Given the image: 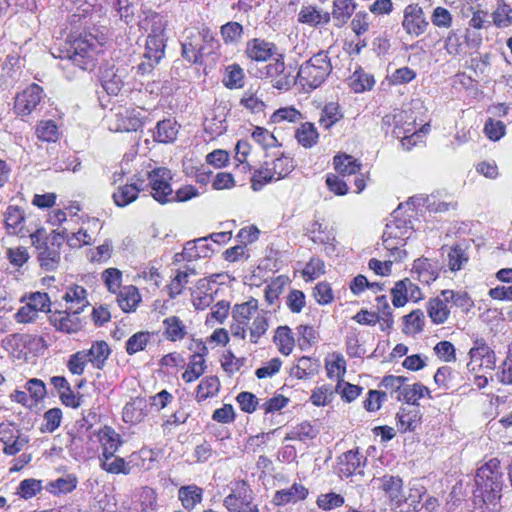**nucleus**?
Wrapping results in <instances>:
<instances>
[{"mask_svg":"<svg viewBox=\"0 0 512 512\" xmlns=\"http://www.w3.org/2000/svg\"><path fill=\"white\" fill-rule=\"evenodd\" d=\"M268 329V312L259 311V302L256 298L250 297L247 301L233 306L230 325L233 337L245 340L249 336V342L257 344Z\"/></svg>","mask_w":512,"mask_h":512,"instance_id":"1","label":"nucleus"},{"mask_svg":"<svg viewBox=\"0 0 512 512\" xmlns=\"http://www.w3.org/2000/svg\"><path fill=\"white\" fill-rule=\"evenodd\" d=\"M105 37L94 34L88 29L72 31L66 40L65 58L82 70H93L98 62V56L103 53Z\"/></svg>","mask_w":512,"mask_h":512,"instance_id":"2","label":"nucleus"},{"mask_svg":"<svg viewBox=\"0 0 512 512\" xmlns=\"http://www.w3.org/2000/svg\"><path fill=\"white\" fill-rule=\"evenodd\" d=\"M220 49L216 33L206 24L184 30L181 55L191 65H203L204 59L208 57L218 58Z\"/></svg>","mask_w":512,"mask_h":512,"instance_id":"3","label":"nucleus"},{"mask_svg":"<svg viewBox=\"0 0 512 512\" xmlns=\"http://www.w3.org/2000/svg\"><path fill=\"white\" fill-rule=\"evenodd\" d=\"M455 307L463 314L474 308V301L466 291L444 289L426 302V313L434 325L446 323L451 316V308Z\"/></svg>","mask_w":512,"mask_h":512,"instance_id":"4","label":"nucleus"},{"mask_svg":"<svg viewBox=\"0 0 512 512\" xmlns=\"http://www.w3.org/2000/svg\"><path fill=\"white\" fill-rule=\"evenodd\" d=\"M331 72L332 64L328 53L319 51L300 65L295 83L308 93L320 87Z\"/></svg>","mask_w":512,"mask_h":512,"instance_id":"5","label":"nucleus"},{"mask_svg":"<svg viewBox=\"0 0 512 512\" xmlns=\"http://www.w3.org/2000/svg\"><path fill=\"white\" fill-rule=\"evenodd\" d=\"M475 482L479 497L484 504L496 506L501 498L502 473L500 471V461L492 458L484 465L478 468Z\"/></svg>","mask_w":512,"mask_h":512,"instance_id":"6","label":"nucleus"},{"mask_svg":"<svg viewBox=\"0 0 512 512\" xmlns=\"http://www.w3.org/2000/svg\"><path fill=\"white\" fill-rule=\"evenodd\" d=\"M229 489V494L223 499V506L228 512H260L254 491L247 480L235 479L230 482Z\"/></svg>","mask_w":512,"mask_h":512,"instance_id":"7","label":"nucleus"},{"mask_svg":"<svg viewBox=\"0 0 512 512\" xmlns=\"http://www.w3.org/2000/svg\"><path fill=\"white\" fill-rule=\"evenodd\" d=\"M145 21L150 24V33L147 36L144 59H152L160 61L165 54V28L166 25L163 18L157 14L152 13Z\"/></svg>","mask_w":512,"mask_h":512,"instance_id":"8","label":"nucleus"},{"mask_svg":"<svg viewBox=\"0 0 512 512\" xmlns=\"http://www.w3.org/2000/svg\"><path fill=\"white\" fill-rule=\"evenodd\" d=\"M260 78L269 80L272 86L280 91H288L295 84V77L287 70L284 55L276 54L260 71Z\"/></svg>","mask_w":512,"mask_h":512,"instance_id":"9","label":"nucleus"},{"mask_svg":"<svg viewBox=\"0 0 512 512\" xmlns=\"http://www.w3.org/2000/svg\"><path fill=\"white\" fill-rule=\"evenodd\" d=\"M172 179L171 170L166 167H156L147 173L145 187H149L150 195L161 205L172 202Z\"/></svg>","mask_w":512,"mask_h":512,"instance_id":"10","label":"nucleus"},{"mask_svg":"<svg viewBox=\"0 0 512 512\" xmlns=\"http://www.w3.org/2000/svg\"><path fill=\"white\" fill-rule=\"evenodd\" d=\"M33 244L38 250V261L40 266L46 271H54L59 266L61 260V247L64 236L60 233L46 236L41 243L36 244L32 236Z\"/></svg>","mask_w":512,"mask_h":512,"instance_id":"11","label":"nucleus"},{"mask_svg":"<svg viewBox=\"0 0 512 512\" xmlns=\"http://www.w3.org/2000/svg\"><path fill=\"white\" fill-rule=\"evenodd\" d=\"M377 490L385 497L392 512H399L401 506L406 502L403 491V480L398 475L384 474L374 478Z\"/></svg>","mask_w":512,"mask_h":512,"instance_id":"12","label":"nucleus"},{"mask_svg":"<svg viewBox=\"0 0 512 512\" xmlns=\"http://www.w3.org/2000/svg\"><path fill=\"white\" fill-rule=\"evenodd\" d=\"M44 89L37 83H31L14 97L13 112L16 116L31 115L42 102Z\"/></svg>","mask_w":512,"mask_h":512,"instance_id":"13","label":"nucleus"},{"mask_svg":"<svg viewBox=\"0 0 512 512\" xmlns=\"http://www.w3.org/2000/svg\"><path fill=\"white\" fill-rule=\"evenodd\" d=\"M429 26L423 8L418 3L408 4L403 10L402 28L411 37L424 34Z\"/></svg>","mask_w":512,"mask_h":512,"instance_id":"14","label":"nucleus"},{"mask_svg":"<svg viewBox=\"0 0 512 512\" xmlns=\"http://www.w3.org/2000/svg\"><path fill=\"white\" fill-rule=\"evenodd\" d=\"M0 443L3 445L2 452L5 455L15 456L28 444V439L14 423L2 422L0 423Z\"/></svg>","mask_w":512,"mask_h":512,"instance_id":"15","label":"nucleus"},{"mask_svg":"<svg viewBox=\"0 0 512 512\" xmlns=\"http://www.w3.org/2000/svg\"><path fill=\"white\" fill-rule=\"evenodd\" d=\"M199 350L191 354L188 362H185L184 371L181 374V379L185 384H190L200 379L207 370L206 355L208 349L204 343L200 342Z\"/></svg>","mask_w":512,"mask_h":512,"instance_id":"16","label":"nucleus"},{"mask_svg":"<svg viewBox=\"0 0 512 512\" xmlns=\"http://www.w3.org/2000/svg\"><path fill=\"white\" fill-rule=\"evenodd\" d=\"M472 15L468 22V28L465 30L464 34V42L468 47L478 49L483 42L482 35L480 33L472 32L471 29L474 30H482L486 29L490 26V21L488 20V11L480 8L471 7Z\"/></svg>","mask_w":512,"mask_h":512,"instance_id":"17","label":"nucleus"},{"mask_svg":"<svg viewBox=\"0 0 512 512\" xmlns=\"http://www.w3.org/2000/svg\"><path fill=\"white\" fill-rule=\"evenodd\" d=\"M43 343V338L37 335L14 333L6 338L7 348L17 359H27L34 348Z\"/></svg>","mask_w":512,"mask_h":512,"instance_id":"18","label":"nucleus"},{"mask_svg":"<svg viewBox=\"0 0 512 512\" xmlns=\"http://www.w3.org/2000/svg\"><path fill=\"white\" fill-rule=\"evenodd\" d=\"M245 56L252 62L264 63L278 54V47L274 42L263 38H252L247 41Z\"/></svg>","mask_w":512,"mask_h":512,"instance_id":"19","label":"nucleus"},{"mask_svg":"<svg viewBox=\"0 0 512 512\" xmlns=\"http://www.w3.org/2000/svg\"><path fill=\"white\" fill-rule=\"evenodd\" d=\"M365 460L358 448L346 451L338 457L336 465L337 474L341 478L362 474Z\"/></svg>","mask_w":512,"mask_h":512,"instance_id":"20","label":"nucleus"},{"mask_svg":"<svg viewBox=\"0 0 512 512\" xmlns=\"http://www.w3.org/2000/svg\"><path fill=\"white\" fill-rule=\"evenodd\" d=\"M440 271L441 268L437 260L420 257L414 260L411 275L420 283L430 285L438 279Z\"/></svg>","mask_w":512,"mask_h":512,"instance_id":"21","label":"nucleus"},{"mask_svg":"<svg viewBox=\"0 0 512 512\" xmlns=\"http://www.w3.org/2000/svg\"><path fill=\"white\" fill-rule=\"evenodd\" d=\"M80 313L69 310H55L50 313V324L59 332L65 334L77 333L82 329Z\"/></svg>","mask_w":512,"mask_h":512,"instance_id":"22","label":"nucleus"},{"mask_svg":"<svg viewBox=\"0 0 512 512\" xmlns=\"http://www.w3.org/2000/svg\"><path fill=\"white\" fill-rule=\"evenodd\" d=\"M49 383L65 407L77 409L81 406L82 395L74 392L66 377L52 376Z\"/></svg>","mask_w":512,"mask_h":512,"instance_id":"23","label":"nucleus"},{"mask_svg":"<svg viewBox=\"0 0 512 512\" xmlns=\"http://www.w3.org/2000/svg\"><path fill=\"white\" fill-rule=\"evenodd\" d=\"M309 496V489L300 482H294L290 487L275 491L272 504L283 507L305 501Z\"/></svg>","mask_w":512,"mask_h":512,"instance_id":"24","label":"nucleus"},{"mask_svg":"<svg viewBox=\"0 0 512 512\" xmlns=\"http://www.w3.org/2000/svg\"><path fill=\"white\" fill-rule=\"evenodd\" d=\"M148 416V401L143 396L131 398L122 409V420L129 425H138Z\"/></svg>","mask_w":512,"mask_h":512,"instance_id":"25","label":"nucleus"},{"mask_svg":"<svg viewBox=\"0 0 512 512\" xmlns=\"http://www.w3.org/2000/svg\"><path fill=\"white\" fill-rule=\"evenodd\" d=\"M382 125L387 128L392 127V135L396 138H400L404 134H408L414 130L415 122L414 120H411V117L408 116L406 111L398 110L393 113L386 114L382 118Z\"/></svg>","mask_w":512,"mask_h":512,"instance_id":"26","label":"nucleus"},{"mask_svg":"<svg viewBox=\"0 0 512 512\" xmlns=\"http://www.w3.org/2000/svg\"><path fill=\"white\" fill-rule=\"evenodd\" d=\"M422 416L420 405L401 406L395 416L398 431L401 433L415 431L422 422Z\"/></svg>","mask_w":512,"mask_h":512,"instance_id":"27","label":"nucleus"},{"mask_svg":"<svg viewBox=\"0 0 512 512\" xmlns=\"http://www.w3.org/2000/svg\"><path fill=\"white\" fill-rule=\"evenodd\" d=\"M470 363L473 362L479 364L480 367H485L489 370H493L496 365V354L491 349L483 338H477L473 342V346L468 352Z\"/></svg>","mask_w":512,"mask_h":512,"instance_id":"28","label":"nucleus"},{"mask_svg":"<svg viewBox=\"0 0 512 512\" xmlns=\"http://www.w3.org/2000/svg\"><path fill=\"white\" fill-rule=\"evenodd\" d=\"M145 189V179L135 176V181L118 186L112 195L113 201L118 207H125L134 202L141 191Z\"/></svg>","mask_w":512,"mask_h":512,"instance_id":"29","label":"nucleus"},{"mask_svg":"<svg viewBox=\"0 0 512 512\" xmlns=\"http://www.w3.org/2000/svg\"><path fill=\"white\" fill-rule=\"evenodd\" d=\"M3 217L5 229L8 234L25 235L26 216L22 207L12 204L8 205L3 213Z\"/></svg>","mask_w":512,"mask_h":512,"instance_id":"30","label":"nucleus"},{"mask_svg":"<svg viewBox=\"0 0 512 512\" xmlns=\"http://www.w3.org/2000/svg\"><path fill=\"white\" fill-rule=\"evenodd\" d=\"M115 130L121 132L137 131L144 125L145 116L136 108H126L115 114Z\"/></svg>","mask_w":512,"mask_h":512,"instance_id":"31","label":"nucleus"},{"mask_svg":"<svg viewBox=\"0 0 512 512\" xmlns=\"http://www.w3.org/2000/svg\"><path fill=\"white\" fill-rule=\"evenodd\" d=\"M344 118V111L337 101L325 103L319 112L318 124L324 131H329Z\"/></svg>","mask_w":512,"mask_h":512,"instance_id":"32","label":"nucleus"},{"mask_svg":"<svg viewBox=\"0 0 512 512\" xmlns=\"http://www.w3.org/2000/svg\"><path fill=\"white\" fill-rule=\"evenodd\" d=\"M407 233V228L403 231L398 221L387 224L382 236L383 246L393 254L398 252L400 248L405 246L406 239L408 238Z\"/></svg>","mask_w":512,"mask_h":512,"instance_id":"33","label":"nucleus"},{"mask_svg":"<svg viewBox=\"0 0 512 512\" xmlns=\"http://www.w3.org/2000/svg\"><path fill=\"white\" fill-rule=\"evenodd\" d=\"M101 447L99 456L116 454L123 444L121 435L111 426L105 425L97 433Z\"/></svg>","mask_w":512,"mask_h":512,"instance_id":"34","label":"nucleus"},{"mask_svg":"<svg viewBox=\"0 0 512 512\" xmlns=\"http://www.w3.org/2000/svg\"><path fill=\"white\" fill-rule=\"evenodd\" d=\"M62 299L66 303V309L76 313H81L89 306L87 290L78 284L70 285Z\"/></svg>","mask_w":512,"mask_h":512,"instance_id":"35","label":"nucleus"},{"mask_svg":"<svg viewBox=\"0 0 512 512\" xmlns=\"http://www.w3.org/2000/svg\"><path fill=\"white\" fill-rule=\"evenodd\" d=\"M346 360L339 352H332L325 358V369L329 379H335L337 385L335 391H339L342 387L344 376L346 374Z\"/></svg>","mask_w":512,"mask_h":512,"instance_id":"36","label":"nucleus"},{"mask_svg":"<svg viewBox=\"0 0 512 512\" xmlns=\"http://www.w3.org/2000/svg\"><path fill=\"white\" fill-rule=\"evenodd\" d=\"M221 390V381L216 375H206L201 378L195 388L194 399L197 403H203L208 399L218 396Z\"/></svg>","mask_w":512,"mask_h":512,"instance_id":"37","label":"nucleus"},{"mask_svg":"<svg viewBox=\"0 0 512 512\" xmlns=\"http://www.w3.org/2000/svg\"><path fill=\"white\" fill-rule=\"evenodd\" d=\"M116 302L124 313L135 312L142 301L139 289L135 285H125L116 294Z\"/></svg>","mask_w":512,"mask_h":512,"instance_id":"38","label":"nucleus"},{"mask_svg":"<svg viewBox=\"0 0 512 512\" xmlns=\"http://www.w3.org/2000/svg\"><path fill=\"white\" fill-rule=\"evenodd\" d=\"M163 337L169 342H181L188 335L185 322L176 315L166 317L162 321Z\"/></svg>","mask_w":512,"mask_h":512,"instance_id":"39","label":"nucleus"},{"mask_svg":"<svg viewBox=\"0 0 512 512\" xmlns=\"http://www.w3.org/2000/svg\"><path fill=\"white\" fill-rule=\"evenodd\" d=\"M294 137L299 146L311 149L319 143L320 134L313 122H302L295 129Z\"/></svg>","mask_w":512,"mask_h":512,"instance_id":"40","label":"nucleus"},{"mask_svg":"<svg viewBox=\"0 0 512 512\" xmlns=\"http://www.w3.org/2000/svg\"><path fill=\"white\" fill-rule=\"evenodd\" d=\"M424 397L432 399L430 389L424 384L418 382L411 385H405L403 390L397 396L398 401L405 402L408 406L420 405L418 401Z\"/></svg>","mask_w":512,"mask_h":512,"instance_id":"41","label":"nucleus"},{"mask_svg":"<svg viewBox=\"0 0 512 512\" xmlns=\"http://www.w3.org/2000/svg\"><path fill=\"white\" fill-rule=\"evenodd\" d=\"M204 490L196 484L184 485L178 489V499L182 507L192 511L203 500Z\"/></svg>","mask_w":512,"mask_h":512,"instance_id":"42","label":"nucleus"},{"mask_svg":"<svg viewBox=\"0 0 512 512\" xmlns=\"http://www.w3.org/2000/svg\"><path fill=\"white\" fill-rule=\"evenodd\" d=\"M89 363L95 369L102 370L111 354V348L104 340L94 341L88 350H85Z\"/></svg>","mask_w":512,"mask_h":512,"instance_id":"43","label":"nucleus"},{"mask_svg":"<svg viewBox=\"0 0 512 512\" xmlns=\"http://www.w3.org/2000/svg\"><path fill=\"white\" fill-rule=\"evenodd\" d=\"M244 174H249L251 189L255 192L261 191L266 185L277 182L276 177L271 171L267 161L265 160L260 164L258 168L254 170L251 169L250 172H243Z\"/></svg>","mask_w":512,"mask_h":512,"instance_id":"44","label":"nucleus"},{"mask_svg":"<svg viewBox=\"0 0 512 512\" xmlns=\"http://www.w3.org/2000/svg\"><path fill=\"white\" fill-rule=\"evenodd\" d=\"M273 343L280 354L289 356L295 347V338L292 329L287 325L278 326L274 331Z\"/></svg>","mask_w":512,"mask_h":512,"instance_id":"45","label":"nucleus"},{"mask_svg":"<svg viewBox=\"0 0 512 512\" xmlns=\"http://www.w3.org/2000/svg\"><path fill=\"white\" fill-rule=\"evenodd\" d=\"M333 165L335 171L340 176L356 175L361 171V162L352 155L340 153L334 156Z\"/></svg>","mask_w":512,"mask_h":512,"instance_id":"46","label":"nucleus"},{"mask_svg":"<svg viewBox=\"0 0 512 512\" xmlns=\"http://www.w3.org/2000/svg\"><path fill=\"white\" fill-rule=\"evenodd\" d=\"M100 467L108 474H123L128 475L131 473L129 459L117 456L116 454L99 456Z\"/></svg>","mask_w":512,"mask_h":512,"instance_id":"47","label":"nucleus"},{"mask_svg":"<svg viewBox=\"0 0 512 512\" xmlns=\"http://www.w3.org/2000/svg\"><path fill=\"white\" fill-rule=\"evenodd\" d=\"M266 161L274 177H276V181L285 179L296 168L294 158L285 153H281L278 157Z\"/></svg>","mask_w":512,"mask_h":512,"instance_id":"48","label":"nucleus"},{"mask_svg":"<svg viewBox=\"0 0 512 512\" xmlns=\"http://www.w3.org/2000/svg\"><path fill=\"white\" fill-rule=\"evenodd\" d=\"M179 126L176 120L168 118L157 123L153 131V139L159 143H171L176 140Z\"/></svg>","mask_w":512,"mask_h":512,"instance_id":"49","label":"nucleus"},{"mask_svg":"<svg viewBox=\"0 0 512 512\" xmlns=\"http://www.w3.org/2000/svg\"><path fill=\"white\" fill-rule=\"evenodd\" d=\"M331 19L329 12H322L312 5L302 6L298 13V21L310 26L328 24Z\"/></svg>","mask_w":512,"mask_h":512,"instance_id":"50","label":"nucleus"},{"mask_svg":"<svg viewBox=\"0 0 512 512\" xmlns=\"http://www.w3.org/2000/svg\"><path fill=\"white\" fill-rule=\"evenodd\" d=\"M402 332L406 336H416L423 332L425 327V316L421 309H414L409 314L403 316Z\"/></svg>","mask_w":512,"mask_h":512,"instance_id":"51","label":"nucleus"},{"mask_svg":"<svg viewBox=\"0 0 512 512\" xmlns=\"http://www.w3.org/2000/svg\"><path fill=\"white\" fill-rule=\"evenodd\" d=\"M357 3L355 0H334L332 7V15L336 26H343L353 15L356 10Z\"/></svg>","mask_w":512,"mask_h":512,"instance_id":"52","label":"nucleus"},{"mask_svg":"<svg viewBox=\"0 0 512 512\" xmlns=\"http://www.w3.org/2000/svg\"><path fill=\"white\" fill-rule=\"evenodd\" d=\"M78 484L77 477L68 474L65 477H60L47 483L46 490L52 495H62L73 492Z\"/></svg>","mask_w":512,"mask_h":512,"instance_id":"53","label":"nucleus"},{"mask_svg":"<svg viewBox=\"0 0 512 512\" xmlns=\"http://www.w3.org/2000/svg\"><path fill=\"white\" fill-rule=\"evenodd\" d=\"M35 135L39 141L55 143L59 140V127L54 120H41L35 128Z\"/></svg>","mask_w":512,"mask_h":512,"instance_id":"54","label":"nucleus"},{"mask_svg":"<svg viewBox=\"0 0 512 512\" xmlns=\"http://www.w3.org/2000/svg\"><path fill=\"white\" fill-rule=\"evenodd\" d=\"M469 261L467 248L462 244H454L450 247L447 254V262L450 271L457 272L462 270Z\"/></svg>","mask_w":512,"mask_h":512,"instance_id":"55","label":"nucleus"},{"mask_svg":"<svg viewBox=\"0 0 512 512\" xmlns=\"http://www.w3.org/2000/svg\"><path fill=\"white\" fill-rule=\"evenodd\" d=\"M130 470H150L155 461L154 452L148 448H141L132 452L129 457Z\"/></svg>","mask_w":512,"mask_h":512,"instance_id":"56","label":"nucleus"},{"mask_svg":"<svg viewBox=\"0 0 512 512\" xmlns=\"http://www.w3.org/2000/svg\"><path fill=\"white\" fill-rule=\"evenodd\" d=\"M491 16L497 28L502 29L512 25V7L505 0L497 1Z\"/></svg>","mask_w":512,"mask_h":512,"instance_id":"57","label":"nucleus"},{"mask_svg":"<svg viewBox=\"0 0 512 512\" xmlns=\"http://www.w3.org/2000/svg\"><path fill=\"white\" fill-rule=\"evenodd\" d=\"M318 431L309 421L295 425L285 436V441H307L314 439Z\"/></svg>","mask_w":512,"mask_h":512,"instance_id":"58","label":"nucleus"},{"mask_svg":"<svg viewBox=\"0 0 512 512\" xmlns=\"http://www.w3.org/2000/svg\"><path fill=\"white\" fill-rule=\"evenodd\" d=\"M244 78L243 68L239 64L233 63L225 69L223 84L231 90L240 89L244 86Z\"/></svg>","mask_w":512,"mask_h":512,"instance_id":"59","label":"nucleus"},{"mask_svg":"<svg viewBox=\"0 0 512 512\" xmlns=\"http://www.w3.org/2000/svg\"><path fill=\"white\" fill-rule=\"evenodd\" d=\"M101 280L107 291L115 295L122 289L123 273L115 267H109L102 271Z\"/></svg>","mask_w":512,"mask_h":512,"instance_id":"60","label":"nucleus"},{"mask_svg":"<svg viewBox=\"0 0 512 512\" xmlns=\"http://www.w3.org/2000/svg\"><path fill=\"white\" fill-rule=\"evenodd\" d=\"M317 371V365L311 357L302 356L290 369V375L298 380L308 379Z\"/></svg>","mask_w":512,"mask_h":512,"instance_id":"61","label":"nucleus"},{"mask_svg":"<svg viewBox=\"0 0 512 512\" xmlns=\"http://www.w3.org/2000/svg\"><path fill=\"white\" fill-rule=\"evenodd\" d=\"M302 118L303 115L300 110L293 106H287L275 110L270 116V123L279 124L285 121L289 123H298Z\"/></svg>","mask_w":512,"mask_h":512,"instance_id":"62","label":"nucleus"},{"mask_svg":"<svg viewBox=\"0 0 512 512\" xmlns=\"http://www.w3.org/2000/svg\"><path fill=\"white\" fill-rule=\"evenodd\" d=\"M375 83L371 74L365 73L362 69L356 70L350 77L349 86L355 93H362L370 90Z\"/></svg>","mask_w":512,"mask_h":512,"instance_id":"63","label":"nucleus"},{"mask_svg":"<svg viewBox=\"0 0 512 512\" xmlns=\"http://www.w3.org/2000/svg\"><path fill=\"white\" fill-rule=\"evenodd\" d=\"M456 371L450 366H441L434 374V383L440 390L448 391L454 387Z\"/></svg>","mask_w":512,"mask_h":512,"instance_id":"64","label":"nucleus"}]
</instances>
